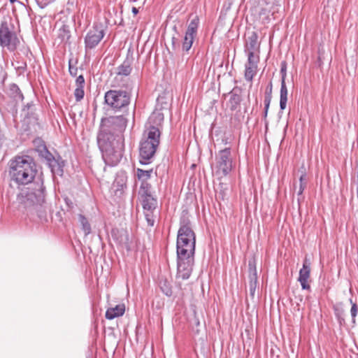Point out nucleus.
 <instances>
[{
    "label": "nucleus",
    "mask_w": 358,
    "mask_h": 358,
    "mask_svg": "<svg viewBox=\"0 0 358 358\" xmlns=\"http://www.w3.org/2000/svg\"><path fill=\"white\" fill-rule=\"evenodd\" d=\"M37 173L34 159L29 155L16 156L10 162V175L18 185L24 187L17 195L19 210L27 214L37 213L39 217L45 199V187L42 178L34 181Z\"/></svg>",
    "instance_id": "nucleus-1"
},
{
    "label": "nucleus",
    "mask_w": 358,
    "mask_h": 358,
    "mask_svg": "<svg viewBox=\"0 0 358 358\" xmlns=\"http://www.w3.org/2000/svg\"><path fill=\"white\" fill-rule=\"evenodd\" d=\"M196 245V235L188 217L180 220L176 241L177 277L182 280L189 278L193 270Z\"/></svg>",
    "instance_id": "nucleus-2"
},
{
    "label": "nucleus",
    "mask_w": 358,
    "mask_h": 358,
    "mask_svg": "<svg viewBox=\"0 0 358 358\" xmlns=\"http://www.w3.org/2000/svg\"><path fill=\"white\" fill-rule=\"evenodd\" d=\"M96 141L105 163L111 166L117 165L123 156V136H107L97 134Z\"/></svg>",
    "instance_id": "nucleus-3"
},
{
    "label": "nucleus",
    "mask_w": 358,
    "mask_h": 358,
    "mask_svg": "<svg viewBox=\"0 0 358 358\" xmlns=\"http://www.w3.org/2000/svg\"><path fill=\"white\" fill-rule=\"evenodd\" d=\"M131 90L125 87L110 90L105 93L104 102L115 111H124L131 102Z\"/></svg>",
    "instance_id": "nucleus-4"
},
{
    "label": "nucleus",
    "mask_w": 358,
    "mask_h": 358,
    "mask_svg": "<svg viewBox=\"0 0 358 358\" xmlns=\"http://www.w3.org/2000/svg\"><path fill=\"white\" fill-rule=\"evenodd\" d=\"M128 120L125 115H111L101 120L98 134L110 136H122L126 129Z\"/></svg>",
    "instance_id": "nucleus-5"
},
{
    "label": "nucleus",
    "mask_w": 358,
    "mask_h": 358,
    "mask_svg": "<svg viewBox=\"0 0 358 358\" xmlns=\"http://www.w3.org/2000/svg\"><path fill=\"white\" fill-rule=\"evenodd\" d=\"M20 43L11 20H2L0 24V46L10 52H13L17 48Z\"/></svg>",
    "instance_id": "nucleus-6"
},
{
    "label": "nucleus",
    "mask_w": 358,
    "mask_h": 358,
    "mask_svg": "<svg viewBox=\"0 0 358 358\" xmlns=\"http://www.w3.org/2000/svg\"><path fill=\"white\" fill-rule=\"evenodd\" d=\"M216 174L223 177L227 176L232 170L233 161L231 148L221 150L215 156Z\"/></svg>",
    "instance_id": "nucleus-7"
},
{
    "label": "nucleus",
    "mask_w": 358,
    "mask_h": 358,
    "mask_svg": "<svg viewBox=\"0 0 358 358\" xmlns=\"http://www.w3.org/2000/svg\"><path fill=\"white\" fill-rule=\"evenodd\" d=\"M138 195L144 210H155L157 206V199L152 191L150 183L141 184Z\"/></svg>",
    "instance_id": "nucleus-8"
},
{
    "label": "nucleus",
    "mask_w": 358,
    "mask_h": 358,
    "mask_svg": "<svg viewBox=\"0 0 358 358\" xmlns=\"http://www.w3.org/2000/svg\"><path fill=\"white\" fill-rule=\"evenodd\" d=\"M159 145V144L141 140L139 143L140 163L142 164H150L155 156Z\"/></svg>",
    "instance_id": "nucleus-9"
},
{
    "label": "nucleus",
    "mask_w": 358,
    "mask_h": 358,
    "mask_svg": "<svg viewBox=\"0 0 358 358\" xmlns=\"http://www.w3.org/2000/svg\"><path fill=\"white\" fill-rule=\"evenodd\" d=\"M105 32L101 25H94L85 37L86 50L94 48L101 41Z\"/></svg>",
    "instance_id": "nucleus-10"
},
{
    "label": "nucleus",
    "mask_w": 358,
    "mask_h": 358,
    "mask_svg": "<svg viewBox=\"0 0 358 358\" xmlns=\"http://www.w3.org/2000/svg\"><path fill=\"white\" fill-rule=\"evenodd\" d=\"M259 62V57L257 54L248 52V60L245 64V79L251 82L257 73V65Z\"/></svg>",
    "instance_id": "nucleus-11"
},
{
    "label": "nucleus",
    "mask_w": 358,
    "mask_h": 358,
    "mask_svg": "<svg viewBox=\"0 0 358 358\" xmlns=\"http://www.w3.org/2000/svg\"><path fill=\"white\" fill-rule=\"evenodd\" d=\"M243 90L241 87L236 86L228 94L229 99L227 103V106L231 111L241 108V103L243 101Z\"/></svg>",
    "instance_id": "nucleus-12"
},
{
    "label": "nucleus",
    "mask_w": 358,
    "mask_h": 358,
    "mask_svg": "<svg viewBox=\"0 0 358 358\" xmlns=\"http://www.w3.org/2000/svg\"><path fill=\"white\" fill-rule=\"evenodd\" d=\"M161 131L158 126L149 125L144 130L141 139L152 143H160Z\"/></svg>",
    "instance_id": "nucleus-13"
},
{
    "label": "nucleus",
    "mask_w": 358,
    "mask_h": 358,
    "mask_svg": "<svg viewBox=\"0 0 358 358\" xmlns=\"http://www.w3.org/2000/svg\"><path fill=\"white\" fill-rule=\"evenodd\" d=\"M310 275V262L307 257H305L303 262V267L299 271L298 278L303 289L310 290V286L308 283V279Z\"/></svg>",
    "instance_id": "nucleus-14"
},
{
    "label": "nucleus",
    "mask_w": 358,
    "mask_h": 358,
    "mask_svg": "<svg viewBox=\"0 0 358 358\" xmlns=\"http://www.w3.org/2000/svg\"><path fill=\"white\" fill-rule=\"evenodd\" d=\"M249 272H250V281H249V289L250 295L253 299L255 295V292L257 287V274L256 270V265L255 260H250L248 262Z\"/></svg>",
    "instance_id": "nucleus-15"
},
{
    "label": "nucleus",
    "mask_w": 358,
    "mask_h": 358,
    "mask_svg": "<svg viewBox=\"0 0 358 358\" xmlns=\"http://www.w3.org/2000/svg\"><path fill=\"white\" fill-rule=\"evenodd\" d=\"M133 57L132 55L127 54L124 61L117 68V76H128L132 71Z\"/></svg>",
    "instance_id": "nucleus-16"
},
{
    "label": "nucleus",
    "mask_w": 358,
    "mask_h": 358,
    "mask_svg": "<svg viewBox=\"0 0 358 358\" xmlns=\"http://www.w3.org/2000/svg\"><path fill=\"white\" fill-rule=\"evenodd\" d=\"M247 112L246 108L243 110L241 108H238L231 111L230 116L229 123L231 127L237 128L241 125L242 122L244 120L245 114Z\"/></svg>",
    "instance_id": "nucleus-17"
},
{
    "label": "nucleus",
    "mask_w": 358,
    "mask_h": 358,
    "mask_svg": "<svg viewBox=\"0 0 358 358\" xmlns=\"http://www.w3.org/2000/svg\"><path fill=\"white\" fill-rule=\"evenodd\" d=\"M332 308L334 313V315L339 324V326H345V311L344 309L343 303L342 302H338L333 306Z\"/></svg>",
    "instance_id": "nucleus-18"
},
{
    "label": "nucleus",
    "mask_w": 358,
    "mask_h": 358,
    "mask_svg": "<svg viewBox=\"0 0 358 358\" xmlns=\"http://www.w3.org/2000/svg\"><path fill=\"white\" fill-rule=\"evenodd\" d=\"M125 312L124 304H118L114 308H109L106 312V318L113 320L115 317L123 315Z\"/></svg>",
    "instance_id": "nucleus-19"
},
{
    "label": "nucleus",
    "mask_w": 358,
    "mask_h": 358,
    "mask_svg": "<svg viewBox=\"0 0 358 358\" xmlns=\"http://www.w3.org/2000/svg\"><path fill=\"white\" fill-rule=\"evenodd\" d=\"M58 38L65 43H70L69 40L71 38V31L69 26L64 24L59 28Z\"/></svg>",
    "instance_id": "nucleus-20"
},
{
    "label": "nucleus",
    "mask_w": 358,
    "mask_h": 358,
    "mask_svg": "<svg viewBox=\"0 0 358 358\" xmlns=\"http://www.w3.org/2000/svg\"><path fill=\"white\" fill-rule=\"evenodd\" d=\"M287 101V88L285 81L281 80L280 96V108L282 110L286 108Z\"/></svg>",
    "instance_id": "nucleus-21"
},
{
    "label": "nucleus",
    "mask_w": 358,
    "mask_h": 358,
    "mask_svg": "<svg viewBox=\"0 0 358 358\" xmlns=\"http://www.w3.org/2000/svg\"><path fill=\"white\" fill-rule=\"evenodd\" d=\"M258 36L256 32H252L251 35L248 37L246 43V48L248 52H255V50L258 48L257 46Z\"/></svg>",
    "instance_id": "nucleus-22"
},
{
    "label": "nucleus",
    "mask_w": 358,
    "mask_h": 358,
    "mask_svg": "<svg viewBox=\"0 0 358 358\" xmlns=\"http://www.w3.org/2000/svg\"><path fill=\"white\" fill-rule=\"evenodd\" d=\"M194 38V36L185 34L181 45V49L182 52L186 53L189 52L192 46Z\"/></svg>",
    "instance_id": "nucleus-23"
},
{
    "label": "nucleus",
    "mask_w": 358,
    "mask_h": 358,
    "mask_svg": "<svg viewBox=\"0 0 358 358\" xmlns=\"http://www.w3.org/2000/svg\"><path fill=\"white\" fill-rule=\"evenodd\" d=\"M159 287L162 292L168 296L172 295V287L170 282L166 278H162L159 280Z\"/></svg>",
    "instance_id": "nucleus-24"
},
{
    "label": "nucleus",
    "mask_w": 358,
    "mask_h": 358,
    "mask_svg": "<svg viewBox=\"0 0 358 358\" xmlns=\"http://www.w3.org/2000/svg\"><path fill=\"white\" fill-rule=\"evenodd\" d=\"M9 94L13 96L15 100H22L24 96L21 92L19 87L15 84H10L9 86Z\"/></svg>",
    "instance_id": "nucleus-25"
},
{
    "label": "nucleus",
    "mask_w": 358,
    "mask_h": 358,
    "mask_svg": "<svg viewBox=\"0 0 358 358\" xmlns=\"http://www.w3.org/2000/svg\"><path fill=\"white\" fill-rule=\"evenodd\" d=\"M198 27H199V18L197 17H196L195 18L192 20L191 22H189L185 34L196 36Z\"/></svg>",
    "instance_id": "nucleus-26"
},
{
    "label": "nucleus",
    "mask_w": 358,
    "mask_h": 358,
    "mask_svg": "<svg viewBox=\"0 0 358 358\" xmlns=\"http://www.w3.org/2000/svg\"><path fill=\"white\" fill-rule=\"evenodd\" d=\"M79 222L82 226V229L85 233V235L87 236L91 233V226L89 223L87 219L83 215L80 214L78 215Z\"/></svg>",
    "instance_id": "nucleus-27"
},
{
    "label": "nucleus",
    "mask_w": 358,
    "mask_h": 358,
    "mask_svg": "<svg viewBox=\"0 0 358 358\" xmlns=\"http://www.w3.org/2000/svg\"><path fill=\"white\" fill-rule=\"evenodd\" d=\"M152 173V169L145 171L141 169H137V176L138 178L141 180V184L143 183H148L147 180L149 179L151 176V173Z\"/></svg>",
    "instance_id": "nucleus-28"
},
{
    "label": "nucleus",
    "mask_w": 358,
    "mask_h": 358,
    "mask_svg": "<svg viewBox=\"0 0 358 358\" xmlns=\"http://www.w3.org/2000/svg\"><path fill=\"white\" fill-rule=\"evenodd\" d=\"M350 302L352 305L351 309H350V315H351V317H352V322L353 324H355L356 323V317H357V313H358V306L356 303H354L352 301V299H350Z\"/></svg>",
    "instance_id": "nucleus-29"
},
{
    "label": "nucleus",
    "mask_w": 358,
    "mask_h": 358,
    "mask_svg": "<svg viewBox=\"0 0 358 358\" xmlns=\"http://www.w3.org/2000/svg\"><path fill=\"white\" fill-rule=\"evenodd\" d=\"M154 211L155 210H144L145 217L148 224L151 227H152L155 224V217L153 215Z\"/></svg>",
    "instance_id": "nucleus-30"
},
{
    "label": "nucleus",
    "mask_w": 358,
    "mask_h": 358,
    "mask_svg": "<svg viewBox=\"0 0 358 358\" xmlns=\"http://www.w3.org/2000/svg\"><path fill=\"white\" fill-rule=\"evenodd\" d=\"M49 166L51 168V170L53 173L62 171V169L58 162L55 158L53 159L52 162L48 163Z\"/></svg>",
    "instance_id": "nucleus-31"
},
{
    "label": "nucleus",
    "mask_w": 358,
    "mask_h": 358,
    "mask_svg": "<svg viewBox=\"0 0 358 358\" xmlns=\"http://www.w3.org/2000/svg\"><path fill=\"white\" fill-rule=\"evenodd\" d=\"M85 95L84 87H76L74 91V96L77 101H81Z\"/></svg>",
    "instance_id": "nucleus-32"
},
{
    "label": "nucleus",
    "mask_w": 358,
    "mask_h": 358,
    "mask_svg": "<svg viewBox=\"0 0 358 358\" xmlns=\"http://www.w3.org/2000/svg\"><path fill=\"white\" fill-rule=\"evenodd\" d=\"M270 103H271V101H268L267 99H264V112H263L262 117H263V120H264V122H265L266 125L268 124V122L266 120V117H267V115H268V108H269V106H270Z\"/></svg>",
    "instance_id": "nucleus-33"
},
{
    "label": "nucleus",
    "mask_w": 358,
    "mask_h": 358,
    "mask_svg": "<svg viewBox=\"0 0 358 358\" xmlns=\"http://www.w3.org/2000/svg\"><path fill=\"white\" fill-rule=\"evenodd\" d=\"M171 48H172L173 51H174V52H176V51L180 50V41H179L178 38H177L176 36H173L172 37V38H171Z\"/></svg>",
    "instance_id": "nucleus-34"
},
{
    "label": "nucleus",
    "mask_w": 358,
    "mask_h": 358,
    "mask_svg": "<svg viewBox=\"0 0 358 358\" xmlns=\"http://www.w3.org/2000/svg\"><path fill=\"white\" fill-rule=\"evenodd\" d=\"M34 105L32 103H28L23 108V112L26 117H29L33 114Z\"/></svg>",
    "instance_id": "nucleus-35"
},
{
    "label": "nucleus",
    "mask_w": 358,
    "mask_h": 358,
    "mask_svg": "<svg viewBox=\"0 0 358 358\" xmlns=\"http://www.w3.org/2000/svg\"><path fill=\"white\" fill-rule=\"evenodd\" d=\"M16 63L17 65L15 66V69L19 74L24 73L27 69V63L25 62H16Z\"/></svg>",
    "instance_id": "nucleus-36"
},
{
    "label": "nucleus",
    "mask_w": 358,
    "mask_h": 358,
    "mask_svg": "<svg viewBox=\"0 0 358 358\" xmlns=\"http://www.w3.org/2000/svg\"><path fill=\"white\" fill-rule=\"evenodd\" d=\"M281 80L285 81L287 76V62L282 61L280 64Z\"/></svg>",
    "instance_id": "nucleus-37"
},
{
    "label": "nucleus",
    "mask_w": 358,
    "mask_h": 358,
    "mask_svg": "<svg viewBox=\"0 0 358 358\" xmlns=\"http://www.w3.org/2000/svg\"><path fill=\"white\" fill-rule=\"evenodd\" d=\"M150 122L153 121L155 122L156 121H158L159 124L161 122L164 120V115L162 113H154L150 117Z\"/></svg>",
    "instance_id": "nucleus-38"
},
{
    "label": "nucleus",
    "mask_w": 358,
    "mask_h": 358,
    "mask_svg": "<svg viewBox=\"0 0 358 358\" xmlns=\"http://www.w3.org/2000/svg\"><path fill=\"white\" fill-rule=\"evenodd\" d=\"M43 150H43V153L42 154V155L45 159V160L48 162V163L52 162L53 159L55 158L53 155L48 150L46 147H44Z\"/></svg>",
    "instance_id": "nucleus-39"
},
{
    "label": "nucleus",
    "mask_w": 358,
    "mask_h": 358,
    "mask_svg": "<svg viewBox=\"0 0 358 358\" xmlns=\"http://www.w3.org/2000/svg\"><path fill=\"white\" fill-rule=\"evenodd\" d=\"M69 71L71 76L75 77L78 74V68L71 64V60L69 62Z\"/></svg>",
    "instance_id": "nucleus-40"
},
{
    "label": "nucleus",
    "mask_w": 358,
    "mask_h": 358,
    "mask_svg": "<svg viewBox=\"0 0 358 358\" xmlns=\"http://www.w3.org/2000/svg\"><path fill=\"white\" fill-rule=\"evenodd\" d=\"M76 85L77 87H84L85 86V78L83 75H80L76 80Z\"/></svg>",
    "instance_id": "nucleus-41"
},
{
    "label": "nucleus",
    "mask_w": 358,
    "mask_h": 358,
    "mask_svg": "<svg viewBox=\"0 0 358 358\" xmlns=\"http://www.w3.org/2000/svg\"><path fill=\"white\" fill-rule=\"evenodd\" d=\"M271 93H272V85L271 83L269 89L267 88L265 92L264 99H267L268 101H271V99H272Z\"/></svg>",
    "instance_id": "nucleus-42"
},
{
    "label": "nucleus",
    "mask_w": 358,
    "mask_h": 358,
    "mask_svg": "<svg viewBox=\"0 0 358 358\" xmlns=\"http://www.w3.org/2000/svg\"><path fill=\"white\" fill-rule=\"evenodd\" d=\"M306 184L307 183H300L299 182V191L297 193L298 196H300L303 194L304 189L306 187Z\"/></svg>",
    "instance_id": "nucleus-43"
},
{
    "label": "nucleus",
    "mask_w": 358,
    "mask_h": 358,
    "mask_svg": "<svg viewBox=\"0 0 358 358\" xmlns=\"http://www.w3.org/2000/svg\"><path fill=\"white\" fill-rule=\"evenodd\" d=\"M6 78V73L3 70L2 67H0V82L3 83Z\"/></svg>",
    "instance_id": "nucleus-44"
},
{
    "label": "nucleus",
    "mask_w": 358,
    "mask_h": 358,
    "mask_svg": "<svg viewBox=\"0 0 358 358\" xmlns=\"http://www.w3.org/2000/svg\"><path fill=\"white\" fill-rule=\"evenodd\" d=\"M300 183H307L306 175L305 173L302 172L300 178H299Z\"/></svg>",
    "instance_id": "nucleus-45"
},
{
    "label": "nucleus",
    "mask_w": 358,
    "mask_h": 358,
    "mask_svg": "<svg viewBox=\"0 0 358 358\" xmlns=\"http://www.w3.org/2000/svg\"><path fill=\"white\" fill-rule=\"evenodd\" d=\"M36 3L41 8H43L47 6V3L44 2L45 0H35Z\"/></svg>",
    "instance_id": "nucleus-46"
},
{
    "label": "nucleus",
    "mask_w": 358,
    "mask_h": 358,
    "mask_svg": "<svg viewBox=\"0 0 358 358\" xmlns=\"http://www.w3.org/2000/svg\"><path fill=\"white\" fill-rule=\"evenodd\" d=\"M65 202L70 208H72L73 207V203L70 199L66 198Z\"/></svg>",
    "instance_id": "nucleus-47"
},
{
    "label": "nucleus",
    "mask_w": 358,
    "mask_h": 358,
    "mask_svg": "<svg viewBox=\"0 0 358 358\" xmlns=\"http://www.w3.org/2000/svg\"><path fill=\"white\" fill-rule=\"evenodd\" d=\"M138 12V10L136 8V7H133L132 8V13L134 14V15H136Z\"/></svg>",
    "instance_id": "nucleus-48"
},
{
    "label": "nucleus",
    "mask_w": 358,
    "mask_h": 358,
    "mask_svg": "<svg viewBox=\"0 0 358 358\" xmlns=\"http://www.w3.org/2000/svg\"><path fill=\"white\" fill-rule=\"evenodd\" d=\"M10 1V3H14L17 0H9Z\"/></svg>",
    "instance_id": "nucleus-49"
},
{
    "label": "nucleus",
    "mask_w": 358,
    "mask_h": 358,
    "mask_svg": "<svg viewBox=\"0 0 358 358\" xmlns=\"http://www.w3.org/2000/svg\"><path fill=\"white\" fill-rule=\"evenodd\" d=\"M173 29H174L175 31H176V30H177V27H176V26H174V27H173Z\"/></svg>",
    "instance_id": "nucleus-50"
}]
</instances>
